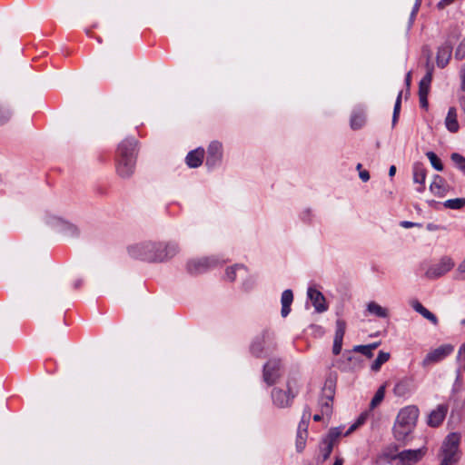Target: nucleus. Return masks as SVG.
<instances>
[{"mask_svg": "<svg viewBox=\"0 0 465 465\" xmlns=\"http://www.w3.org/2000/svg\"><path fill=\"white\" fill-rule=\"evenodd\" d=\"M460 78H461V85L460 88L463 92H465V64L464 66L461 69L460 73Z\"/></svg>", "mask_w": 465, "mask_h": 465, "instance_id": "obj_52", "label": "nucleus"}, {"mask_svg": "<svg viewBox=\"0 0 465 465\" xmlns=\"http://www.w3.org/2000/svg\"><path fill=\"white\" fill-rule=\"evenodd\" d=\"M426 447L417 450H405L399 452L397 458L403 465H412L420 460L426 454Z\"/></svg>", "mask_w": 465, "mask_h": 465, "instance_id": "obj_11", "label": "nucleus"}, {"mask_svg": "<svg viewBox=\"0 0 465 465\" xmlns=\"http://www.w3.org/2000/svg\"><path fill=\"white\" fill-rule=\"evenodd\" d=\"M460 107L465 114V94L460 98Z\"/></svg>", "mask_w": 465, "mask_h": 465, "instance_id": "obj_57", "label": "nucleus"}, {"mask_svg": "<svg viewBox=\"0 0 465 465\" xmlns=\"http://www.w3.org/2000/svg\"><path fill=\"white\" fill-rule=\"evenodd\" d=\"M398 446L395 445V444H391L390 446H388L387 448H385L381 454L380 455V459L381 458H384V459H392V460H398L397 458V454H398Z\"/></svg>", "mask_w": 465, "mask_h": 465, "instance_id": "obj_30", "label": "nucleus"}, {"mask_svg": "<svg viewBox=\"0 0 465 465\" xmlns=\"http://www.w3.org/2000/svg\"><path fill=\"white\" fill-rule=\"evenodd\" d=\"M313 420H314L315 421H319V420H322V416H321L320 414H315V415L313 416Z\"/></svg>", "mask_w": 465, "mask_h": 465, "instance_id": "obj_64", "label": "nucleus"}, {"mask_svg": "<svg viewBox=\"0 0 465 465\" xmlns=\"http://www.w3.org/2000/svg\"><path fill=\"white\" fill-rule=\"evenodd\" d=\"M411 379L404 378L399 381L393 389V392L398 397H403L411 391Z\"/></svg>", "mask_w": 465, "mask_h": 465, "instance_id": "obj_24", "label": "nucleus"}, {"mask_svg": "<svg viewBox=\"0 0 465 465\" xmlns=\"http://www.w3.org/2000/svg\"><path fill=\"white\" fill-rule=\"evenodd\" d=\"M460 442V434L456 432L449 434L442 444L443 458L457 462L456 454L459 450Z\"/></svg>", "mask_w": 465, "mask_h": 465, "instance_id": "obj_7", "label": "nucleus"}, {"mask_svg": "<svg viewBox=\"0 0 465 465\" xmlns=\"http://www.w3.org/2000/svg\"><path fill=\"white\" fill-rule=\"evenodd\" d=\"M367 310L370 313L374 314L380 318H387L389 315L388 310L381 307L375 302H371L367 304Z\"/></svg>", "mask_w": 465, "mask_h": 465, "instance_id": "obj_27", "label": "nucleus"}, {"mask_svg": "<svg viewBox=\"0 0 465 465\" xmlns=\"http://www.w3.org/2000/svg\"><path fill=\"white\" fill-rule=\"evenodd\" d=\"M216 262L215 259L208 257L193 259L187 262V272L192 275L203 273L213 267Z\"/></svg>", "mask_w": 465, "mask_h": 465, "instance_id": "obj_8", "label": "nucleus"}, {"mask_svg": "<svg viewBox=\"0 0 465 465\" xmlns=\"http://www.w3.org/2000/svg\"><path fill=\"white\" fill-rule=\"evenodd\" d=\"M401 226L403 227V228H411V227H414V226H420V224L419 223H412V222H409V221H402L401 223Z\"/></svg>", "mask_w": 465, "mask_h": 465, "instance_id": "obj_47", "label": "nucleus"}, {"mask_svg": "<svg viewBox=\"0 0 465 465\" xmlns=\"http://www.w3.org/2000/svg\"><path fill=\"white\" fill-rule=\"evenodd\" d=\"M346 330V322L343 320H337L336 322V331H335V336L333 341V347H332V352L335 355H338L342 347V341L345 334Z\"/></svg>", "mask_w": 465, "mask_h": 465, "instance_id": "obj_13", "label": "nucleus"}, {"mask_svg": "<svg viewBox=\"0 0 465 465\" xmlns=\"http://www.w3.org/2000/svg\"><path fill=\"white\" fill-rule=\"evenodd\" d=\"M62 226L64 228L65 233L69 236H74L78 233L77 228L73 224L63 222Z\"/></svg>", "mask_w": 465, "mask_h": 465, "instance_id": "obj_43", "label": "nucleus"}, {"mask_svg": "<svg viewBox=\"0 0 465 465\" xmlns=\"http://www.w3.org/2000/svg\"><path fill=\"white\" fill-rule=\"evenodd\" d=\"M419 417V409L407 406L400 411L393 426V435L397 440H404L416 426Z\"/></svg>", "mask_w": 465, "mask_h": 465, "instance_id": "obj_2", "label": "nucleus"}, {"mask_svg": "<svg viewBox=\"0 0 465 465\" xmlns=\"http://www.w3.org/2000/svg\"><path fill=\"white\" fill-rule=\"evenodd\" d=\"M12 116L11 110L5 104L0 103V125L6 124Z\"/></svg>", "mask_w": 465, "mask_h": 465, "instance_id": "obj_34", "label": "nucleus"}, {"mask_svg": "<svg viewBox=\"0 0 465 465\" xmlns=\"http://www.w3.org/2000/svg\"><path fill=\"white\" fill-rule=\"evenodd\" d=\"M432 72H433V66L429 65V67H427V73L423 76V78L420 80V83L430 84L431 80H432Z\"/></svg>", "mask_w": 465, "mask_h": 465, "instance_id": "obj_44", "label": "nucleus"}, {"mask_svg": "<svg viewBox=\"0 0 465 465\" xmlns=\"http://www.w3.org/2000/svg\"><path fill=\"white\" fill-rule=\"evenodd\" d=\"M358 427H360L356 422H354L345 432V436L350 435L351 432H353Z\"/></svg>", "mask_w": 465, "mask_h": 465, "instance_id": "obj_54", "label": "nucleus"}, {"mask_svg": "<svg viewBox=\"0 0 465 465\" xmlns=\"http://www.w3.org/2000/svg\"><path fill=\"white\" fill-rule=\"evenodd\" d=\"M157 242H144L134 244L128 248L129 255L137 260L146 262H163L166 254L158 253Z\"/></svg>", "mask_w": 465, "mask_h": 465, "instance_id": "obj_3", "label": "nucleus"}, {"mask_svg": "<svg viewBox=\"0 0 465 465\" xmlns=\"http://www.w3.org/2000/svg\"><path fill=\"white\" fill-rule=\"evenodd\" d=\"M365 124V115L361 112H355L351 117V127L353 130L361 128Z\"/></svg>", "mask_w": 465, "mask_h": 465, "instance_id": "obj_28", "label": "nucleus"}, {"mask_svg": "<svg viewBox=\"0 0 465 465\" xmlns=\"http://www.w3.org/2000/svg\"><path fill=\"white\" fill-rule=\"evenodd\" d=\"M444 207L458 210L465 206V198L450 199L444 202Z\"/></svg>", "mask_w": 465, "mask_h": 465, "instance_id": "obj_32", "label": "nucleus"}, {"mask_svg": "<svg viewBox=\"0 0 465 465\" xmlns=\"http://www.w3.org/2000/svg\"><path fill=\"white\" fill-rule=\"evenodd\" d=\"M222 144L219 142H212L208 146L206 164L214 166L222 159Z\"/></svg>", "mask_w": 465, "mask_h": 465, "instance_id": "obj_14", "label": "nucleus"}, {"mask_svg": "<svg viewBox=\"0 0 465 465\" xmlns=\"http://www.w3.org/2000/svg\"><path fill=\"white\" fill-rule=\"evenodd\" d=\"M295 393L292 391L291 381L287 382V391L280 388H274L272 391V400L275 406L278 408L290 407Z\"/></svg>", "mask_w": 465, "mask_h": 465, "instance_id": "obj_6", "label": "nucleus"}, {"mask_svg": "<svg viewBox=\"0 0 465 465\" xmlns=\"http://www.w3.org/2000/svg\"><path fill=\"white\" fill-rule=\"evenodd\" d=\"M384 395H385V385H382L375 392V395L373 396L372 400L371 401L370 408L371 409L376 408L383 401Z\"/></svg>", "mask_w": 465, "mask_h": 465, "instance_id": "obj_31", "label": "nucleus"}, {"mask_svg": "<svg viewBox=\"0 0 465 465\" xmlns=\"http://www.w3.org/2000/svg\"><path fill=\"white\" fill-rule=\"evenodd\" d=\"M430 85L428 84L420 83L419 84V95H428Z\"/></svg>", "mask_w": 465, "mask_h": 465, "instance_id": "obj_45", "label": "nucleus"}, {"mask_svg": "<svg viewBox=\"0 0 465 465\" xmlns=\"http://www.w3.org/2000/svg\"><path fill=\"white\" fill-rule=\"evenodd\" d=\"M276 349L274 334L269 330L256 336L251 345L252 353L257 358H265L273 353Z\"/></svg>", "mask_w": 465, "mask_h": 465, "instance_id": "obj_4", "label": "nucleus"}, {"mask_svg": "<svg viewBox=\"0 0 465 465\" xmlns=\"http://www.w3.org/2000/svg\"><path fill=\"white\" fill-rule=\"evenodd\" d=\"M426 179V169L422 163H416L413 165V181L423 185Z\"/></svg>", "mask_w": 465, "mask_h": 465, "instance_id": "obj_26", "label": "nucleus"}, {"mask_svg": "<svg viewBox=\"0 0 465 465\" xmlns=\"http://www.w3.org/2000/svg\"><path fill=\"white\" fill-rule=\"evenodd\" d=\"M445 124L447 129L451 133L458 132L460 125L457 121V111L454 107H450L448 111Z\"/></svg>", "mask_w": 465, "mask_h": 465, "instance_id": "obj_22", "label": "nucleus"}, {"mask_svg": "<svg viewBox=\"0 0 465 465\" xmlns=\"http://www.w3.org/2000/svg\"><path fill=\"white\" fill-rule=\"evenodd\" d=\"M307 425L304 422L299 424L296 437V450L301 452L305 448L307 439Z\"/></svg>", "mask_w": 465, "mask_h": 465, "instance_id": "obj_23", "label": "nucleus"}, {"mask_svg": "<svg viewBox=\"0 0 465 465\" xmlns=\"http://www.w3.org/2000/svg\"><path fill=\"white\" fill-rule=\"evenodd\" d=\"M331 402H332V400H327V399L322 400V397H321L320 405H321L322 413L323 415L324 414L329 415L331 413Z\"/></svg>", "mask_w": 465, "mask_h": 465, "instance_id": "obj_38", "label": "nucleus"}, {"mask_svg": "<svg viewBox=\"0 0 465 465\" xmlns=\"http://www.w3.org/2000/svg\"><path fill=\"white\" fill-rule=\"evenodd\" d=\"M337 367H338L341 371H347V367H346V365H345V364H343V363H340V362H338Z\"/></svg>", "mask_w": 465, "mask_h": 465, "instance_id": "obj_60", "label": "nucleus"}, {"mask_svg": "<svg viewBox=\"0 0 465 465\" xmlns=\"http://www.w3.org/2000/svg\"><path fill=\"white\" fill-rule=\"evenodd\" d=\"M455 58L462 60L465 58V38L460 43L455 52Z\"/></svg>", "mask_w": 465, "mask_h": 465, "instance_id": "obj_42", "label": "nucleus"}, {"mask_svg": "<svg viewBox=\"0 0 465 465\" xmlns=\"http://www.w3.org/2000/svg\"><path fill=\"white\" fill-rule=\"evenodd\" d=\"M448 411L449 406L447 404L438 405L436 409L432 410L428 415V426L431 428L439 427L445 420Z\"/></svg>", "mask_w": 465, "mask_h": 465, "instance_id": "obj_12", "label": "nucleus"}, {"mask_svg": "<svg viewBox=\"0 0 465 465\" xmlns=\"http://www.w3.org/2000/svg\"><path fill=\"white\" fill-rule=\"evenodd\" d=\"M359 176L363 182H367L370 179V173L366 170L360 171Z\"/></svg>", "mask_w": 465, "mask_h": 465, "instance_id": "obj_48", "label": "nucleus"}, {"mask_svg": "<svg viewBox=\"0 0 465 465\" xmlns=\"http://www.w3.org/2000/svg\"><path fill=\"white\" fill-rule=\"evenodd\" d=\"M336 379H337L336 375H334V376L330 375L326 379L323 388H322V400H324V399L333 400L334 394H335Z\"/></svg>", "mask_w": 465, "mask_h": 465, "instance_id": "obj_19", "label": "nucleus"}, {"mask_svg": "<svg viewBox=\"0 0 465 465\" xmlns=\"http://www.w3.org/2000/svg\"><path fill=\"white\" fill-rule=\"evenodd\" d=\"M430 189L432 193L438 196H443L446 193L445 182L440 175H435Z\"/></svg>", "mask_w": 465, "mask_h": 465, "instance_id": "obj_25", "label": "nucleus"}, {"mask_svg": "<svg viewBox=\"0 0 465 465\" xmlns=\"http://www.w3.org/2000/svg\"><path fill=\"white\" fill-rule=\"evenodd\" d=\"M420 4H421V0H416L415 5H414V8L412 11V15H414L418 12Z\"/></svg>", "mask_w": 465, "mask_h": 465, "instance_id": "obj_56", "label": "nucleus"}, {"mask_svg": "<svg viewBox=\"0 0 465 465\" xmlns=\"http://www.w3.org/2000/svg\"><path fill=\"white\" fill-rule=\"evenodd\" d=\"M453 346L450 344L441 345L430 351L422 361L423 366H429L432 363L442 361L445 357L453 351Z\"/></svg>", "mask_w": 465, "mask_h": 465, "instance_id": "obj_10", "label": "nucleus"}, {"mask_svg": "<svg viewBox=\"0 0 465 465\" xmlns=\"http://www.w3.org/2000/svg\"><path fill=\"white\" fill-rule=\"evenodd\" d=\"M426 156L430 160V162L434 169H436L437 171L443 170V164H442L440 159L437 156V154L435 153L428 152V153H426Z\"/></svg>", "mask_w": 465, "mask_h": 465, "instance_id": "obj_33", "label": "nucleus"}, {"mask_svg": "<svg viewBox=\"0 0 465 465\" xmlns=\"http://www.w3.org/2000/svg\"><path fill=\"white\" fill-rule=\"evenodd\" d=\"M308 296L312 302V305L314 306L317 312H323L327 310L325 298L320 291L310 287L308 289Z\"/></svg>", "mask_w": 465, "mask_h": 465, "instance_id": "obj_15", "label": "nucleus"}, {"mask_svg": "<svg viewBox=\"0 0 465 465\" xmlns=\"http://www.w3.org/2000/svg\"><path fill=\"white\" fill-rule=\"evenodd\" d=\"M406 84L409 86L411 84V73H408L406 75Z\"/></svg>", "mask_w": 465, "mask_h": 465, "instance_id": "obj_62", "label": "nucleus"}, {"mask_svg": "<svg viewBox=\"0 0 465 465\" xmlns=\"http://www.w3.org/2000/svg\"><path fill=\"white\" fill-rule=\"evenodd\" d=\"M280 365H281L280 360L271 359L263 366L262 378H263L264 382H266L268 386H272L278 381V379L280 377V374H279Z\"/></svg>", "mask_w": 465, "mask_h": 465, "instance_id": "obj_9", "label": "nucleus"}, {"mask_svg": "<svg viewBox=\"0 0 465 465\" xmlns=\"http://www.w3.org/2000/svg\"><path fill=\"white\" fill-rule=\"evenodd\" d=\"M455 266L453 259L450 256H442L437 262L428 267L425 277L430 280L438 279L450 272Z\"/></svg>", "mask_w": 465, "mask_h": 465, "instance_id": "obj_5", "label": "nucleus"}, {"mask_svg": "<svg viewBox=\"0 0 465 465\" xmlns=\"http://www.w3.org/2000/svg\"><path fill=\"white\" fill-rule=\"evenodd\" d=\"M343 357L348 362L356 361L357 359L352 355V351H347L343 353Z\"/></svg>", "mask_w": 465, "mask_h": 465, "instance_id": "obj_46", "label": "nucleus"}, {"mask_svg": "<svg viewBox=\"0 0 465 465\" xmlns=\"http://www.w3.org/2000/svg\"><path fill=\"white\" fill-rule=\"evenodd\" d=\"M343 461L341 459H336L333 465H342Z\"/></svg>", "mask_w": 465, "mask_h": 465, "instance_id": "obj_63", "label": "nucleus"}, {"mask_svg": "<svg viewBox=\"0 0 465 465\" xmlns=\"http://www.w3.org/2000/svg\"><path fill=\"white\" fill-rule=\"evenodd\" d=\"M410 304L415 312L430 321L433 325L438 324V318L435 316V314L426 309L418 300H411Z\"/></svg>", "mask_w": 465, "mask_h": 465, "instance_id": "obj_17", "label": "nucleus"}, {"mask_svg": "<svg viewBox=\"0 0 465 465\" xmlns=\"http://www.w3.org/2000/svg\"><path fill=\"white\" fill-rule=\"evenodd\" d=\"M366 346L369 347L370 351L372 352V351L379 346V343L378 342H374V343H371V344H368Z\"/></svg>", "mask_w": 465, "mask_h": 465, "instance_id": "obj_59", "label": "nucleus"}, {"mask_svg": "<svg viewBox=\"0 0 465 465\" xmlns=\"http://www.w3.org/2000/svg\"><path fill=\"white\" fill-rule=\"evenodd\" d=\"M204 157V150L202 148H197L195 150L191 151L186 156V163L191 168L199 167Z\"/></svg>", "mask_w": 465, "mask_h": 465, "instance_id": "obj_18", "label": "nucleus"}, {"mask_svg": "<svg viewBox=\"0 0 465 465\" xmlns=\"http://www.w3.org/2000/svg\"><path fill=\"white\" fill-rule=\"evenodd\" d=\"M395 173H396V167L394 165H391L389 169V175L391 177H392V176H394Z\"/></svg>", "mask_w": 465, "mask_h": 465, "instance_id": "obj_58", "label": "nucleus"}, {"mask_svg": "<svg viewBox=\"0 0 465 465\" xmlns=\"http://www.w3.org/2000/svg\"><path fill=\"white\" fill-rule=\"evenodd\" d=\"M451 53L452 46L449 43H445L444 45L439 47L436 57L437 64L439 67L443 68L448 64L450 58L451 56Z\"/></svg>", "mask_w": 465, "mask_h": 465, "instance_id": "obj_16", "label": "nucleus"}, {"mask_svg": "<svg viewBox=\"0 0 465 465\" xmlns=\"http://www.w3.org/2000/svg\"><path fill=\"white\" fill-rule=\"evenodd\" d=\"M423 54H426V56H427L426 67H429V65H431L430 64L431 52H430V50L428 47H425L423 49Z\"/></svg>", "mask_w": 465, "mask_h": 465, "instance_id": "obj_50", "label": "nucleus"}, {"mask_svg": "<svg viewBox=\"0 0 465 465\" xmlns=\"http://www.w3.org/2000/svg\"><path fill=\"white\" fill-rule=\"evenodd\" d=\"M157 246H161L157 250L158 253L166 254L164 261L173 258L179 251L178 245L174 242H157Z\"/></svg>", "mask_w": 465, "mask_h": 465, "instance_id": "obj_20", "label": "nucleus"}, {"mask_svg": "<svg viewBox=\"0 0 465 465\" xmlns=\"http://www.w3.org/2000/svg\"><path fill=\"white\" fill-rule=\"evenodd\" d=\"M450 158L459 169L465 172V158L461 154L453 153Z\"/></svg>", "mask_w": 465, "mask_h": 465, "instance_id": "obj_36", "label": "nucleus"}, {"mask_svg": "<svg viewBox=\"0 0 465 465\" xmlns=\"http://www.w3.org/2000/svg\"><path fill=\"white\" fill-rule=\"evenodd\" d=\"M454 463H456V462L453 460H450V459L443 458L440 465H453Z\"/></svg>", "mask_w": 465, "mask_h": 465, "instance_id": "obj_55", "label": "nucleus"}, {"mask_svg": "<svg viewBox=\"0 0 465 465\" xmlns=\"http://www.w3.org/2000/svg\"><path fill=\"white\" fill-rule=\"evenodd\" d=\"M137 142L134 138H126L118 146L117 173L123 178L130 177L135 167Z\"/></svg>", "mask_w": 465, "mask_h": 465, "instance_id": "obj_1", "label": "nucleus"}, {"mask_svg": "<svg viewBox=\"0 0 465 465\" xmlns=\"http://www.w3.org/2000/svg\"><path fill=\"white\" fill-rule=\"evenodd\" d=\"M390 356L391 355L389 352L380 351L377 358L375 359V361L372 362V364L371 366V371H380L381 365L389 361Z\"/></svg>", "mask_w": 465, "mask_h": 465, "instance_id": "obj_29", "label": "nucleus"}, {"mask_svg": "<svg viewBox=\"0 0 465 465\" xmlns=\"http://www.w3.org/2000/svg\"><path fill=\"white\" fill-rule=\"evenodd\" d=\"M352 351L360 352L368 358H371L373 353L370 351V348L366 345H356L353 347Z\"/></svg>", "mask_w": 465, "mask_h": 465, "instance_id": "obj_41", "label": "nucleus"}, {"mask_svg": "<svg viewBox=\"0 0 465 465\" xmlns=\"http://www.w3.org/2000/svg\"><path fill=\"white\" fill-rule=\"evenodd\" d=\"M332 449H333V445L331 443V442H326L324 440H322V457H323V460H327L331 451H332Z\"/></svg>", "mask_w": 465, "mask_h": 465, "instance_id": "obj_40", "label": "nucleus"}, {"mask_svg": "<svg viewBox=\"0 0 465 465\" xmlns=\"http://www.w3.org/2000/svg\"><path fill=\"white\" fill-rule=\"evenodd\" d=\"M456 0H440L438 4V7L442 9L445 6L451 5Z\"/></svg>", "mask_w": 465, "mask_h": 465, "instance_id": "obj_49", "label": "nucleus"}, {"mask_svg": "<svg viewBox=\"0 0 465 465\" xmlns=\"http://www.w3.org/2000/svg\"><path fill=\"white\" fill-rule=\"evenodd\" d=\"M457 362L460 369H465V342L461 344L457 355Z\"/></svg>", "mask_w": 465, "mask_h": 465, "instance_id": "obj_39", "label": "nucleus"}, {"mask_svg": "<svg viewBox=\"0 0 465 465\" xmlns=\"http://www.w3.org/2000/svg\"><path fill=\"white\" fill-rule=\"evenodd\" d=\"M292 301H293L292 292L291 290H285L282 293V298H281V302H282L281 314L283 318H285L290 313L291 305L292 303Z\"/></svg>", "mask_w": 465, "mask_h": 465, "instance_id": "obj_21", "label": "nucleus"}, {"mask_svg": "<svg viewBox=\"0 0 465 465\" xmlns=\"http://www.w3.org/2000/svg\"><path fill=\"white\" fill-rule=\"evenodd\" d=\"M459 271L465 272V260L459 265Z\"/></svg>", "mask_w": 465, "mask_h": 465, "instance_id": "obj_61", "label": "nucleus"}, {"mask_svg": "<svg viewBox=\"0 0 465 465\" xmlns=\"http://www.w3.org/2000/svg\"><path fill=\"white\" fill-rule=\"evenodd\" d=\"M427 96L428 95H419V98H420V104L422 108H427L428 107V99H427Z\"/></svg>", "mask_w": 465, "mask_h": 465, "instance_id": "obj_51", "label": "nucleus"}, {"mask_svg": "<svg viewBox=\"0 0 465 465\" xmlns=\"http://www.w3.org/2000/svg\"><path fill=\"white\" fill-rule=\"evenodd\" d=\"M366 417H367V413H363L361 414L358 420L355 421L359 426H361V424H363L366 420Z\"/></svg>", "mask_w": 465, "mask_h": 465, "instance_id": "obj_53", "label": "nucleus"}, {"mask_svg": "<svg viewBox=\"0 0 465 465\" xmlns=\"http://www.w3.org/2000/svg\"><path fill=\"white\" fill-rule=\"evenodd\" d=\"M401 95L402 92L401 91L397 96L394 110H393V116H392V124L394 125L398 120L400 111H401Z\"/></svg>", "mask_w": 465, "mask_h": 465, "instance_id": "obj_37", "label": "nucleus"}, {"mask_svg": "<svg viewBox=\"0 0 465 465\" xmlns=\"http://www.w3.org/2000/svg\"><path fill=\"white\" fill-rule=\"evenodd\" d=\"M341 428H339V427L331 428L329 430L328 435L326 436V438L323 439L322 440H324L326 442H331L333 445L334 441L341 436Z\"/></svg>", "mask_w": 465, "mask_h": 465, "instance_id": "obj_35", "label": "nucleus"}]
</instances>
